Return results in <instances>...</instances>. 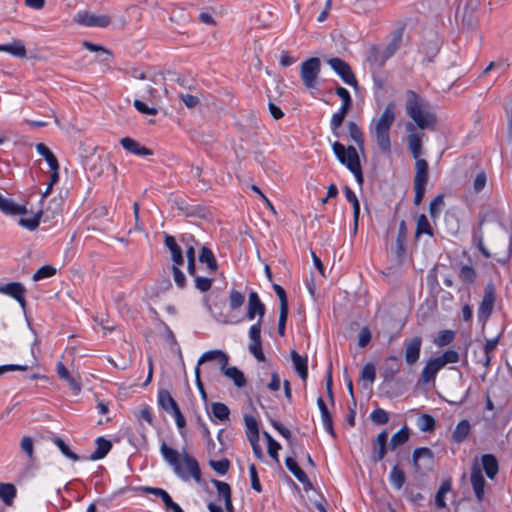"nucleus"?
I'll return each mask as SVG.
<instances>
[{
  "instance_id": "f257e3e1",
  "label": "nucleus",
  "mask_w": 512,
  "mask_h": 512,
  "mask_svg": "<svg viewBox=\"0 0 512 512\" xmlns=\"http://www.w3.org/2000/svg\"><path fill=\"white\" fill-rule=\"evenodd\" d=\"M405 98L407 115L416 125L422 130H434L437 124V115L430 103L413 90H407L405 92Z\"/></svg>"
},
{
  "instance_id": "f03ea898",
  "label": "nucleus",
  "mask_w": 512,
  "mask_h": 512,
  "mask_svg": "<svg viewBox=\"0 0 512 512\" xmlns=\"http://www.w3.org/2000/svg\"><path fill=\"white\" fill-rule=\"evenodd\" d=\"M482 469L485 471L488 478L494 479L499 470L496 457L492 454H485L481 458V463L475 459L472 464L470 481L474 494L479 502H482L485 497L486 481L483 477Z\"/></svg>"
},
{
  "instance_id": "7ed1b4c3",
  "label": "nucleus",
  "mask_w": 512,
  "mask_h": 512,
  "mask_svg": "<svg viewBox=\"0 0 512 512\" xmlns=\"http://www.w3.org/2000/svg\"><path fill=\"white\" fill-rule=\"evenodd\" d=\"M395 107L394 102L388 103L380 117L373 121V127L370 129L372 137L383 153L391 151L390 129L396 118Z\"/></svg>"
},
{
  "instance_id": "20e7f679",
  "label": "nucleus",
  "mask_w": 512,
  "mask_h": 512,
  "mask_svg": "<svg viewBox=\"0 0 512 512\" xmlns=\"http://www.w3.org/2000/svg\"><path fill=\"white\" fill-rule=\"evenodd\" d=\"M502 230L501 224L495 220L482 218L479 221V226L473 233V242L485 258H490L491 253L484 245V236H487L492 246H496L499 242V236L502 234Z\"/></svg>"
},
{
  "instance_id": "39448f33",
  "label": "nucleus",
  "mask_w": 512,
  "mask_h": 512,
  "mask_svg": "<svg viewBox=\"0 0 512 512\" xmlns=\"http://www.w3.org/2000/svg\"><path fill=\"white\" fill-rule=\"evenodd\" d=\"M216 360L220 363L221 372L229 379L234 382V385L238 388H242L246 385V378L241 370L236 366L228 367L229 357L222 350H210L201 355L198 359V366L202 364Z\"/></svg>"
},
{
  "instance_id": "423d86ee",
  "label": "nucleus",
  "mask_w": 512,
  "mask_h": 512,
  "mask_svg": "<svg viewBox=\"0 0 512 512\" xmlns=\"http://www.w3.org/2000/svg\"><path fill=\"white\" fill-rule=\"evenodd\" d=\"M332 149L339 162L345 165L354 174L358 184L362 185L364 178L356 149L353 146L346 148L339 142H334Z\"/></svg>"
},
{
  "instance_id": "0eeeda50",
  "label": "nucleus",
  "mask_w": 512,
  "mask_h": 512,
  "mask_svg": "<svg viewBox=\"0 0 512 512\" xmlns=\"http://www.w3.org/2000/svg\"><path fill=\"white\" fill-rule=\"evenodd\" d=\"M321 72V60L317 57H311L300 66V77L307 89H315L317 80Z\"/></svg>"
},
{
  "instance_id": "6e6552de",
  "label": "nucleus",
  "mask_w": 512,
  "mask_h": 512,
  "mask_svg": "<svg viewBox=\"0 0 512 512\" xmlns=\"http://www.w3.org/2000/svg\"><path fill=\"white\" fill-rule=\"evenodd\" d=\"M496 301V288L492 282L486 284L484 295L478 308V319L484 327L493 312Z\"/></svg>"
},
{
  "instance_id": "1a4fd4ad",
  "label": "nucleus",
  "mask_w": 512,
  "mask_h": 512,
  "mask_svg": "<svg viewBox=\"0 0 512 512\" xmlns=\"http://www.w3.org/2000/svg\"><path fill=\"white\" fill-rule=\"evenodd\" d=\"M174 472L183 480H189L194 478L197 482L200 481V469L197 462L185 455L179 460V462L173 467Z\"/></svg>"
},
{
  "instance_id": "9d476101",
  "label": "nucleus",
  "mask_w": 512,
  "mask_h": 512,
  "mask_svg": "<svg viewBox=\"0 0 512 512\" xmlns=\"http://www.w3.org/2000/svg\"><path fill=\"white\" fill-rule=\"evenodd\" d=\"M330 67L342 79L344 83L354 88H358V82L353 73L351 66L340 58H330L328 61Z\"/></svg>"
},
{
  "instance_id": "9b49d317",
  "label": "nucleus",
  "mask_w": 512,
  "mask_h": 512,
  "mask_svg": "<svg viewBox=\"0 0 512 512\" xmlns=\"http://www.w3.org/2000/svg\"><path fill=\"white\" fill-rule=\"evenodd\" d=\"M261 323L257 322L253 324L249 329V338L251 340L248 349L250 353L260 362L265 361V355L262 350V339H261Z\"/></svg>"
},
{
  "instance_id": "f8f14e48",
  "label": "nucleus",
  "mask_w": 512,
  "mask_h": 512,
  "mask_svg": "<svg viewBox=\"0 0 512 512\" xmlns=\"http://www.w3.org/2000/svg\"><path fill=\"white\" fill-rule=\"evenodd\" d=\"M75 22L87 27L105 28L111 23L108 15H95L89 12H79L75 16Z\"/></svg>"
},
{
  "instance_id": "ddd939ff",
  "label": "nucleus",
  "mask_w": 512,
  "mask_h": 512,
  "mask_svg": "<svg viewBox=\"0 0 512 512\" xmlns=\"http://www.w3.org/2000/svg\"><path fill=\"white\" fill-rule=\"evenodd\" d=\"M265 305L261 302L258 294L251 291L248 296L247 318L253 320L256 316L259 317L257 322H262L265 315Z\"/></svg>"
},
{
  "instance_id": "4468645a",
  "label": "nucleus",
  "mask_w": 512,
  "mask_h": 512,
  "mask_svg": "<svg viewBox=\"0 0 512 512\" xmlns=\"http://www.w3.org/2000/svg\"><path fill=\"white\" fill-rule=\"evenodd\" d=\"M0 293L9 295L14 298L23 309L26 307V288L22 283L10 282L4 286H0Z\"/></svg>"
},
{
  "instance_id": "2eb2a0df",
  "label": "nucleus",
  "mask_w": 512,
  "mask_h": 512,
  "mask_svg": "<svg viewBox=\"0 0 512 512\" xmlns=\"http://www.w3.org/2000/svg\"><path fill=\"white\" fill-rule=\"evenodd\" d=\"M388 59L389 57L384 53L382 48L376 45H373L369 48L366 58L370 68L373 71L381 69Z\"/></svg>"
},
{
  "instance_id": "dca6fc26",
  "label": "nucleus",
  "mask_w": 512,
  "mask_h": 512,
  "mask_svg": "<svg viewBox=\"0 0 512 512\" xmlns=\"http://www.w3.org/2000/svg\"><path fill=\"white\" fill-rule=\"evenodd\" d=\"M158 403L166 413L172 416H183L176 401L167 390L159 391Z\"/></svg>"
},
{
  "instance_id": "f3484780",
  "label": "nucleus",
  "mask_w": 512,
  "mask_h": 512,
  "mask_svg": "<svg viewBox=\"0 0 512 512\" xmlns=\"http://www.w3.org/2000/svg\"><path fill=\"white\" fill-rule=\"evenodd\" d=\"M422 345V339L419 336L412 338L405 345V361L408 365H414L419 357Z\"/></svg>"
},
{
  "instance_id": "a211bd4d",
  "label": "nucleus",
  "mask_w": 512,
  "mask_h": 512,
  "mask_svg": "<svg viewBox=\"0 0 512 512\" xmlns=\"http://www.w3.org/2000/svg\"><path fill=\"white\" fill-rule=\"evenodd\" d=\"M413 465L419 470L422 467L431 465L433 460V453L429 448L421 447L417 448L413 452Z\"/></svg>"
},
{
  "instance_id": "6ab92c4d",
  "label": "nucleus",
  "mask_w": 512,
  "mask_h": 512,
  "mask_svg": "<svg viewBox=\"0 0 512 512\" xmlns=\"http://www.w3.org/2000/svg\"><path fill=\"white\" fill-rule=\"evenodd\" d=\"M442 365L440 363V359L432 358L430 359L421 372V381L423 383H429L434 381L437 373L442 369Z\"/></svg>"
},
{
  "instance_id": "aec40b11",
  "label": "nucleus",
  "mask_w": 512,
  "mask_h": 512,
  "mask_svg": "<svg viewBox=\"0 0 512 512\" xmlns=\"http://www.w3.org/2000/svg\"><path fill=\"white\" fill-rule=\"evenodd\" d=\"M120 144L125 150L138 156H149L153 154L151 149L141 146L136 140L130 137L122 138Z\"/></svg>"
},
{
  "instance_id": "412c9836",
  "label": "nucleus",
  "mask_w": 512,
  "mask_h": 512,
  "mask_svg": "<svg viewBox=\"0 0 512 512\" xmlns=\"http://www.w3.org/2000/svg\"><path fill=\"white\" fill-rule=\"evenodd\" d=\"M96 449L89 456V459L92 461H97L103 459L112 449V443L106 438L100 436L95 440Z\"/></svg>"
},
{
  "instance_id": "4be33fe9",
  "label": "nucleus",
  "mask_w": 512,
  "mask_h": 512,
  "mask_svg": "<svg viewBox=\"0 0 512 512\" xmlns=\"http://www.w3.org/2000/svg\"><path fill=\"white\" fill-rule=\"evenodd\" d=\"M0 210L8 215H22L26 213L25 206L14 203L11 199L4 197L0 193Z\"/></svg>"
},
{
  "instance_id": "5701e85b",
  "label": "nucleus",
  "mask_w": 512,
  "mask_h": 512,
  "mask_svg": "<svg viewBox=\"0 0 512 512\" xmlns=\"http://www.w3.org/2000/svg\"><path fill=\"white\" fill-rule=\"evenodd\" d=\"M428 182V163L425 159L415 162L414 185L426 186Z\"/></svg>"
},
{
  "instance_id": "b1692460",
  "label": "nucleus",
  "mask_w": 512,
  "mask_h": 512,
  "mask_svg": "<svg viewBox=\"0 0 512 512\" xmlns=\"http://www.w3.org/2000/svg\"><path fill=\"white\" fill-rule=\"evenodd\" d=\"M291 359L295 368L302 380H306L308 376L307 357H302L295 350L291 351Z\"/></svg>"
},
{
  "instance_id": "393cba45",
  "label": "nucleus",
  "mask_w": 512,
  "mask_h": 512,
  "mask_svg": "<svg viewBox=\"0 0 512 512\" xmlns=\"http://www.w3.org/2000/svg\"><path fill=\"white\" fill-rule=\"evenodd\" d=\"M0 52H6L19 58H24L27 53L25 45L20 40H14L9 44L0 45Z\"/></svg>"
},
{
  "instance_id": "a878e982",
  "label": "nucleus",
  "mask_w": 512,
  "mask_h": 512,
  "mask_svg": "<svg viewBox=\"0 0 512 512\" xmlns=\"http://www.w3.org/2000/svg\"><path fill=\"white\" fill-rule=\"evenodd\" d=\"M213 484L217 488L218 494L220 497L224 499L225 508L232 512L233 505L231 500V489L230 486L222 481L219 480H213Z\"/></svg>"
},
{
  "instance_id": "bb28decb",
  "label": "nucleus",
  "mask_w": 512,
  "mask_h": 512,
  "mask_svg": "<svg viewBox=\"0 0 512 512\" xmlns=\"http://www.w3.org/2000/svg\"><path fill=\"white\" fill-rule=\"evenodd\" d=\"M199 261L205 263L210 272L214 273L217 271L218 264L212 250L206 246H202Z\"/></svg>"
},
{
  "instance_id": "cd10ccee",
  "label": "nucleus",
  "mask_w": 512,
  "mask_h": 512,
  "mask_svg": "<svg viewBox=\"0 0 512 512\" xmlns=\"http://www.w3.org/2000/svg\"><path fill=\"white\" fill-rule=\"evenodd\" d=\"M388 434L386 431H382L378 434L375 444H374V455L373 458L375 461H380L384 458L386 454V442H387Z\"/></svg>"
},
{
  "instance_id": "c85d7f7f",
  "label": "nucleus",
  "mask_w": 512,
  "mask_h": 512,
  "mask_svg": "<svg viewBox=\"0 0 512 512\" xmlns=\"http://www.w3.org/2000/svg\"><path fill=\"white\" fill-rule=\"evenodd\" d=\"M500 336L492 339H488L483 346L484 358L480 361L485 368H488L491 364L492 353L496 350L499 343Z\"/></svg>"
},
{
  "instance_id": "c756f323",
  "label": "nucleus",
  "mask_w": 512,
  "mask_h": 512,
  "mask_svg": "<svg viewBox=\"0 0 512 512\" xmlns=\"http://www.w3.org/2000/svg\"><path fill=\"white\" fill-rule=\"evenodd\" d=\"M403 36V29H397L389 41V43L382 49L384 53L391 58L396 51L400 48Z\"/></svg>"
},
{
  "instance_id": "7c9ffc66",
  "label": "nucleus",
  "mask_w": 512,
  "mask_h": 512,
  "mask_svg": "<svg viewBox=\"0 0 512 512\" xmlns=\"http://www.w3.org/2000/svg\"><path fill=\"white\" fill-rule=\"evenodd\" d=\"M344 192L347 201H349L353 205L354 230L356 231L360 215V203L356 194L349 187L346 186Z\"/></svg>"
},
{
  "instance_id": "2f4dec72",
  "label": "nucleus",
  "mask_w": 512,
  "mask_h": 512,
  "mask_svg": "<svg viewBox=\"0 0 512 512\" xmlns=\"http://www.w3.org/2000/svg\"><path fill=\"white\" fill-rule=\"evenodd\" d=\"M285 465L287 469L296 477V479L305 484L308 482V477L305 472L299 467L296 460L293 457H287L285 459Z\"/></svg>"
},
{
  "instance_id": "473e14b6",
  "label": "nucleus",
  "mask_w": 512,
  "mask_h": 512,
  "mask_svg": "<svg viewBox=\"0 0 512 512\" xmlns=\"http://www.w3.org/2000/svg\"><path fill=\"white\" fill-rule=\"evenodd\" d=\"M36 150L40 155H42L45 158L51 170L59 169V163L56 156L45 144L38 143L36 145Z\"/></svg>"
},
{
  "instance_id": "72a5a7b5",
  "label": "nucleus",
  "mask_w": 512,
  "mask_h": 512,
  "mask_svg": "<svg viewBox=\"0 0 512 512\" xmlns=\"http://www.w3.org/2000/svg\"><path fill=\"white\" fill-rule=\"evenodd\" d=\"M470 428V423L466 419H463L457 424L455 430L453 431L452 439L457 443H461L470 433Z\"/></svg>"
},
{
  "instance_id": "f704fd0d",
  "label": "nucleus",
  "mask_w": 512,
  "mask_h": 512,
  "mask_svg": "<svg viewBox=\"0 0 512 512\" xmlns=\"http://www.w3.org/2000/svg\"><path fill=\"white\" fill-rule=\"evenodd\" d=\"M458 275L464 284H474L477 279V272L471 265H462Z\"/></svg>"
},
{
  "instance_id": "c9c22d12",
  "label": "nucleus",
  "mask_w": 512,
  "mask_h": 512,
  "mask_svg": "<svg viewBox=\"0 0 512 512\" xmlns=\"http://www.w3.org/2000/svg\"><path fill=\"white\" fill-rule=\"evenodd\" d=\"M408 146L415 160L420 159L419 156L422 152V141L419 134L410 133L408 135Z\"/></svg>"
},
{
  "instance_id": "e433bc0d",
  "label": "nucleus",
  "mask_w": 512,
  "mask_h": 512,
  "mask_svg": "<svg viewBox=\"0 0 512 512\" xmlns=\"http://www.w3.org/2000/svg\"><path fill=\"white\" fill-rule=\"evenodd\" d=\"M407 238V227L405 221H401L399 224L398 235L396 239L397 255L402 257L405 252V242Z\"/></svg>"
},
{
  "instance_id": "4c0bfd02",
  "label": "nucleus",
  "mask_w": 512,
  "mask_h": 512,
  "mask_svg": "<svg viewBox=\"0 0 512 512\" xmlns=\"http://www.w3.org/2000/svg\"><path fill=\"white\" fill-rule=\"evenodd\" d=\"M161 453L164 460L174 467L181 459L180 454L177 450L167 446L165 443L161 445Z\"/></svg>"
},
{
  "instance_id": "58836bf2",
  "label": "nucleus",
  "mask_w": 512,
  "mask_h": 512,
  "mask_svg": "<svg viewBox=\"0 0 512 512\" xmlns=\"http://www.w3.org/2000/svg\"><path fill=\"white\" fill-rule=\"evenodd\" d=\"M422 234H426L430 237L434 235L430 223L424 214H421L417 219L415 236L418 238Z\"/></svg>"
},
{
  "instance_id": "ea45409f",
  "label": "nucleus",
  "mask_w": 512,
  "mask_h": 512,
  "mask_svg": "<svg viewBox=\"0 0 512 512\" xmlns=\"http://www.w3.org/2000/svg\"><path fill=\"white\" fill-rule=\"evenodd\" d=\"M349 110L350 109L340 108V110L337 113L333 114V116H332L330 125H331V130L336 137L340 136L339 128L343 124L345 116Z\"/></svg>"
},
{
  "instance_id": "a19ab883",
  "label": "nucleus",
  "mask_w": 512,
  "mask_h": 512,
  "mask_svg": "<svg viewBox=\"0 0 512 512\" xmlns=\"http://www.w3.org/2000/svg\"><path fill=\"white\" fill-rule=\"evenodd\" d=\"M246 426V436L249 441L259 440V427L256 418H244Z\"/></svg>"
},
{
  "instance_id": "79ce46f5",
  "label": "nucleus",
  "mask_w": 512,
  "mask_h": 512,
  "mask_svg": "<svg viewBox=\"0 0 512 512\" xmlns=\"http://www.w3.org/2000/svg\"><path fill=\"white\" fill-rule=\"evenodd\" d=\"M451 488H452V486H451L450 480H446L441 484V486L435 496V503L438 508L446 507L445 496L447 493H449L451 491Z\"/></svg>"
},
{
  "instance_id": "37998d69",
  "label": "nucleus",
  "mask_w": 512,
  "mask_h": 512,
  "mask_svg": "<svg viewBox=\"0 0 512 512\" xmlns=\"http://www.w3.org/2000/svg\"><path fill=\"white\" fill-rule=\"evenodd\" d=\"M389 480L391 484L396 488L397 490L401 489L405 483V475L404 472L395 465L390 472Z\"/></svg>"
},
{
  "instance_id": "c03bdc74",
  "label": "nucleus",
  "mask_w": 512,
  "mask_h": 512,
  "mask_svg": "<svg viewBox=\"0 0 512 512\" xmlns=\"http://www.w3.org/2000/svg\"><path fill=\"white\" fill-rule=\"evenodd\" d=\"M16 496V489L13 484L0 483V498L6 503L10 504Z\"/></svg>"
},
{
  "instance_id": "a18cd8bd",
  "label": "nucleus",
  "mask_w": 512,
  "mask_h": 512,
  "mask_svg": "<svg viewBox=\"0 0 512 512\" xmlns=\"http://www.w3.org/2000/svg\"><path fill=\"white\" fill-rule=\"evenodd\" d=\"M348 131L353 141L358 145L360 149H363L364 137L360 127L355 122L351 121L348 123Z\"/></svg>"
},
{
  "instance_id": "49530a36",
  "label": "nucleus",
  "mask_w": 512,
  "mask_h": 512,
  "mask_svg": "<svg viewBox=\"0 0 512 512\" xmlns=\"http://www.w3.org/2000/svg\"><path fill=\"white\" fill-rule=\"evenodd\" d=\"M53 442L54 444L59 448V450L61 451V453L66 456L67 458H69L70 460L72 461H78L79 460V457L77 454H75L73 451H71V449L69 448V446L64 442L63 439L59 438V437H55L53 439Z\"/></svg>"
},
{
  "instance_id": "de8ad7c7",
  "label": "nucleus",
  "mask_w": 512,
  "mask_h": 512,
  "mask_svg": "<svg viewBox=\"0 0 512 512\" xmlns=\"http://www.w3.org/2000/svg\"><path fill=\"white\" fill-rule=\"evenodd\" d=\"M263 435L267 440V444H268L267 450H268L269 456L278 462L279 460H278L277 453H278V450L281 448L280 444L277 441H275L268 432L264 431Z\"/></svg>"
},
{
  "instance_id": "09e8293b",
  "label": "nucleus",
  "mask_w": 512,
  "mask_h": 512,
  "mask_svg": "<svg viewBox=\"0 0 512 512\" xmlns=\"http://www.w3.org/2000/svg\"><path fill=\"white\" fill-rule=\"evenodd\" d=\"M82 45L84 48L91 52H102L103 54H105L106 57L102 59L103 62L108 63L112 59V53L101 45H97L89 41H84Z\"/></svg>"
},
{
  "instance_id": "8fccbe9b",
  "label": "nucleus",
  "mask_w": 512,
  "mask_h": 512,
  "mask_svg": "<svg viewBox=\"0 0 512 512\" xmlns=\"http://www.w3.org/2000/svg\"><path fill=\"white\" fill-rule=\"evenodd\" d=\"M43 213L44 212L40 210L31 218H20L19 224L29 230H35L39 225L40 217Z\"/></svg>"
},
{
  "instance_id": "3c124183",
  "label": "nucleus",
  "mask_w": 512,
  "mask_h": 512,
  "mask_svg": "<svg viewBox=\"0 0 512 512\" xmlns=\"http://www.w3.org/2000/svg\"><path fill=\"white\" fill-rule=\"evenodd\" d=\"M409 438V433L406 427H403L399 431H397L390 440V445L392 448H396L399 445L404 444Z\"/></svg>"
},
{
  "instance_id": "603ef678",
  "label": "nucleus",
  "mask_w": 512,
  "mask_h": 512,
  "mask_svg": "<svg viewBox=\"0 0 512 512\" xmlns=\"http://www.w3.org/2000/svg\"><path fill=\"white\" fill-rule=\"evenodd\" d=\"M444 196L442 194L437 195L429 205V212L432 218H436L444 206Z\"/></svg>"
},
{
  "instance_id": "864d4df0",
  "label": "nucleus",
  "mask_w": 512,
  "mask_h": 512,
  "mask_svg": "<svg viewBox=\"0 0 512 512\" xmlns=\"http://www.w3.org/2000/svg\"><path fill=\"white\" fill-rule=\"evenodd\" d=\"M245 301L244 295L236 290H232L229 295V305L232 310L240 308Z\"/></svg>"
},
{
  "instance_id": "5fc2aeb1",
  "label": "nucleus",
  "mask_w": 512,
  "mask_h": 512,
  "mask_svg": "<svg viewBox=\"0 0 512 512\" xmlns=\"http://www.w3.org/2000/svg\"><path fill=\"white\" fill-rule=\"evenodd\" d=\"M56 274V269L50 265L40 267L33 275L34 281H39L44 278L51 277Z\"/></svg>"
},
{
  "instance_id": "6e6d98bb",
  "label": "nucleus",
  "mask_w": 512,
  "mask_h": 512,
  "mask_svg": "<svg viewBox=\"0 0 512 512\" xmlns=\"http://www.w3.org/2000/svg\"><path fill=\"white\" fill-rule=\"evenodd\" d=\"M454 337L455 333L453 331L443 330L438 334L435 343L440 347L446 346L454 340Z\"/></svg>"
},
{
  "instance_id": "4d7b16f0",
  "label": "nucleus",
  "mask_w": 512,
  "mask_h": 512,
  "mask_svg": "<svg viewBox=\"0 0 512 512\" xmlns=\"http://www.w3.org/2000/svg\"><path fill=\"white\" fill-rule=\"evenodd\" d=\"M440 359L442 367L449 363H457L459 361V354L455 350H447L441 356L437 357Z\"/></svg>"
},
{
  "instance_id": "13d9d810",
  "label": "nucleus",
  "mask_w": 512,
  "mask_h": 512,
  "mask_svg": "<svg viewBox=\"0 0 512 512\" xmlns=\"http://www.w3.org/2000/svg\"><path fill=\"white\" fill-rule=\"evenodd\" d=\"M336 94L342 100L341 108L350 109L352 106V98L348 90L344 87L339 86L336 88Z\"/></svg>"
},
{
  "instance_id": "bf43d9fd",
  "label": "nucleus",
  "mask_w": 512,
  "mask_h": 512,
  "mask_svg": "<svg viewBox=\"0 0 512 512\" xmlns=\"http://www.w3.org/2000/svg\"><path fill=\"white\" fill-rule=\"evenodd\" d=\"M210 466L212 469L217 472L219 475H224L227 473L230 462L228 459H222L217 461H210Z\"/></svg>"
},
{
  "instance_id": "052dcab7",
  "label": "nucleus",
  "mask_w": 512,
  "mask_h": 512,
  "mask_svg": "<svg viewBox=\"0 0 512 512\" xmlns=\"http://www.w3.org/2000/svg\"><path fill=\"white\" fill-rule=\"evenodd\" d=\"M249 473H250V480H251V487L256 492L260 493L262 491V487L258 478L257 470L255 464L249 465Z\"/></svg>"
},
{
  "instance_id": "680f3d73",
  "label": "nucleus",
  "mask_w": 512,
  "mask_h": 512,
  "mask_svg": "<svg viewBox=\"0 0 512 512\" xmlns=\"http://www.w3.org/2000/svg\"><path fill=\"white\" fill-rule=\"evenodd\" d=\"M212 281L211 278L195 276V287L201 292H206L210 290Z\"/></svg>"
},
{
  "instance_id": "e2e57ef3",
  "label": "nucleus",
  "mask_w": 512,
  "mask_h": 512,
  "mask_svg": "<svg viewBox=\"0 0 512 512\" xmlns=\"http://www.w3.org/2000/svg\"><path fill=\"white\" fill-rule=\"evenodd\" d=\"M361 377L363 380H366V381L372 383L376 378V372H375L374 365L371 363H367L361 371Z\"/></svg>"
},
{
  "instance_id": "0e129e2a",
  "label": "nucleus",
  "mask_w": 512,
  "mask_h": 512,
  "mask_svg": "<svg viewBox=\"0 0 512 512\" xmlns=\"http://www.w3.org/2000/svg\"><path fill=\"white\" fill-rule=\"evenodd\" d=\"M273 289L279 298L280 309H288V300L284 288L278 284H273Z\"/></svg>"
},
{
  "instance_id": "69168bd1",
  "label": "nucleus",
  "mask_w": 512,
  "mask_h": 512,
  "mask_svg": "<svg viewBox=\"0 0 512 512\" xmlns=\"http://www.w3.org/2000/svg\"><path fill=\"white\" fill-rule=\"evenodd\" d=\"M179 98L183 101L185 106L189 109L196 107L200 103L199 97L191 94L180 93Z\"/></svg>"
},
{
  "instance_id": "338daca9",
  "label": "nucleus",
  "mask_w": 512,
  "mask_h": 512,
  "mask_svg": "<svg viewBox=\"0 0 512 512\" xmlns=\"http://www.w3.org/2000/svg\"><path fill=\"white\" fill-rule=\"evenodd\" d=\"M213 416H229L230 410L224 404L220 402H213L211 405Z\"/></svg>"
},
{
  "instance_id": "774afa93",
  "label": "nucleus",
  "mask_w": 512,
  "mask_h": 512,
  "mask_svg": "<svg viewBox=\"0 0 512 512\" xmlns=\"http://www.w3.org/2000/svg\"><path fill=\"white\" fill-rule=\"evenodd\" d=\"M417 426L421 431H432L435 427V418H418Z\"/></svg>"
}]
</instances>
